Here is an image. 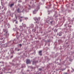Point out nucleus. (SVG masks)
<instances>
[{
  "instance_id": "obj_1",
  "label": "nucleus",
  "mask_w": 74,
  "mask_h": 74,
  "mask_svg": "<svg viewBox=\"0 0 74 74\" xmlns=\"http://www.w3.org/2000/svg\"><path fill=\"white\" fill-rule=\"evenodd\" d=\"M0 40L1 41L0 42V47H7V44H5L4 45H2L1 43L3 42L4 43L5 42L4 41V38H3V34L1 33L0 34Z\"/></svg>"
},
{
  "instance_id": "obj_2",
  "label": "nucleus",
  "mask_w": 74,
  "mask_h": 74,
  "mask_svg": "<svg viewBox=\"0 0 74 74\" xmlns=\"http://www.w3.org/2000/svg\"><path fill=\"white\" fill-rule=\"evenodd\" d=\"M19 27L20 29L19 30L18 29L17 27H16L15 29H14V31H16L17 33L16 34V37L17 39H18V37H19V36H18V33H19V32L20 31H23V27L22 26H20Z\"/></svg>"
},
{
  "instance_id": "obj_3",
  "label": "nucleus",
  "mask_w": 74,
  "mask_h": 74,
  "mask_svg": "<svg viewBox=\"0 0 74 74\" xmlns=\"http://www.w3.org/2000/svg\"><path fill=\"white\" fill-rule=\"evenodd\" d=\"M3 31L5 32V34H4V35H3V34L2 36L3 38H4V39H5V38H8V36H9V34L7 30L3 29Z\"/></svg>"
},
{
  "instance_id": "obj_4",
  "label": "nucleus",
  "mask_w": 74,
  "mask_h": 74,
  "mask_svg": "<svg viewBox=\"0 0 74 74\" xmlns=\"http://www.w3.org/2000/svg\"><path fill=\"white\" fill-rule=\"evenodd\" d=\"M39 9H40V5H38L37 7H36V9L34 11H33V14H36L37 13V11H38V10H39Z\"/></svg>"
},
{
  "instance_id": "obj_5",
  "label": "nucleus",
  "mask_w": 74,
  "mask_h": 74,
  "mask_svg": "<svg viewBox=\"0 0 74 74\" xmlns=\"http://www.w3.org/2000/svg\"><path fill=\"white\" fill-rule=\"evenodd\" d=\"M34 19L36 21H37L36 22V23H39V21L40 20V18L39 17L37 18L36 17L34 18Z\"/></svg>"
},
{
  "instance_id": "obj_6",
  "label": "nucleus",
  "mask_w": 74,
  "mask_h": 74,
  "mask_svg": "<svg viewBox=\"0 0 74 74\" xmlns=\"http://www.w3.org/2000/svg\"><path fill=\"white\" fill-rule=\"evenodd\" d=\"M30 60L28 59L26 61V63L27 64H30Z\"/></svg>"
},
{
  "instance_id": "obj_7",
  "label": "nucleus",
  "mask_w": 74,
  "mask_h": 74,
  "mask_svg": "<svg viewBox=\"0 0 74 74\" xmlns=\"http://www.w3.org/2000/svg\"><path fill=\"white\" fill-rule=\"evenodd\" d=\"M30 28H33V27H34V25L33 24H31L29 25Z\"/></svg>"
},
{
  "instance_id": "obj_8",
  "label": "nucleus",
  "mask_w": 74,
  "mask_h": 74,
  "mask_svg": "<svg viewBox=\"0 0 74 74\" xmlns=\"http://www.w3.org/2000/svg\"><path fill=\"white\" fill-rule=\"evenodd\" d=\"M15 73V71H12V70H11V72H6V73Z\"/></svg>"
},
{
  "instance_id": "obj_9",
  "label": "nucleus",
  "mask_w": 74,
  "mask_h": 74,
  "mask_svg": "<svg viewBox=\"0 0 74 74\" xmlns=\"http://www.w3.org/2000/svg\"><path fill=\"white\" fill-rule=\"evenodd\" d=\"M50 21L49 22L51 23V24H52V23H54V21H51V19L50 20Z\"/></svg>"
},
{
  "instance_id": "obj_10",
  "label": "nucleus",
  "mask_w": 74,
  "mask_h": 74,
  "mask_svg": "<svg viewBox=\"0 0 74 74\" xmlns=\"http://www.w3.org/2000/svg\"><path fill=\"white\" fill-rule=\"evenodd\" d=\"M19 8H18L17 10V12H18V13H21V12L20 11Z\"/></svg>"
},
{
  "instance_id": "obj_11",
  "label": "nucleus",
  "mask_w": 74,
  "mask_h": 74,
  "mask_svg": "<svg viewBox=\"0 0 74 74\" xmlns=\"http://www.w3.org/2000/svg\"><path fill=\"white\" fill-rule=\"evenodd\" d=\"M41 52H42V51H39V54L40 56H41V55H42V54H41Z\"/></svg>"
},
{
  "instance_id": "obj_12",
  "label": "nucleus",
  "mask_w": 74,
  "mask_h": 74,
  "mask_svg": "<svg viewBox=\"0 0 74 74\" xmlns=\"http://www.w3.org/2000/svg\"><path fill=\"white\" fill-rule=\"evenodd\" d=\"M6 25H7L8 26V28H10V24H7Z\"/></svg>"
},
{
  "instance_id": "obj_13",
  "label": "nucleus",
  "mask_w": 74,
  "mask_h": 74,
  "mask_svg": "<svg viewBox=\"0 0 74 74\" xmlns=\"http://www.w3.org/2000/svg\"><path fill=\"white\" fill-rule=\"evenodd\" d=\"M14 41L12 40L11 41H10V43H11L12 44H13L14 43Z\"/></svg>"
},
{
  "instance_id": "obj_14",
  "label": "nucleus",
  "mask_w": 74,
  "mask_h": 74,
  "mask_svg": "<svg viewBox=\"0 0 74 74\" xmlns=\"http://www.w3.org/2000/svg\"><path fill=\"white\" fill-rule=\"evenodd\" d=\"M18 18L19 19H21V18H23V16H18Z\"/></svg>"
},
{
  "instance_id": "obj_15",
  "label": "nucleus",
  "mask_w": 74,
  "mask_h": 74,
  "mask_svg": "<svg viewBox=\"0 0 74 74\" xmlns=\"http://www.w3.org/2000/svg\"><path fill=\"white\" fill-rule=\"evenodd\" d=\"M58 34L59 36H62V32H59Z\"/></svg>"
},
{
  "instance_id": "obj_16",
  "label": "nucleus",
  "mask_w": 74,
  "mask_h": 74,
  "mask_svg": "<svg viewBox=\"0 0 74 74\" xmlns=\"http://www.w3.org/2000/svg\"><path fill=\"white\" fill-rule=\"evenodd\" d=\"M37 62H35V61H33V64H36V63H37Z\"/></svg>"
},
{
  "instance_id": "obj_17",
  "label": "nucleus",
  "mask_w": 74,
  "mask_h": 74,
  "mask_svg": "<svg viewBox=\"0 0 74 74\" xmlns=\"http://www.w3.org/2000/svg\"><path fill=\"white\" fill-rule=\"evenodd\" d=\"M36 27H35L36 29H37L38 28V26L37 25H36Z\"/></svg>"
},
{
  "instance_id": "obj_18",
  "label": "nucleus",
  "mask_w": 74,
  "mask_h": 74,
  "mask_svg": "<svg viewBox=\"0 0 74 74\" xmlns=\"http://www.w3.org/2000/svg\"><path fill=\"white\" fill-rule=\"evenodd\" d=\"M14 5V3L10 5V7H12V6H13V5Z\"/></svg>"
},
{
  "instance_id": "obj_19",
  "label": "nucleus",
  "mask_w": 74,
  "mask_h": 74,
  "mask_svg": "<svg viewBox=\"0 0 74 74\" xmlns=\"http://www.w3.org/2000/svg\"><path fill=\"white\" fill-rule=\"evenodd\" d=\"M18 47H22V45L21 44L18 45Z\"/></svg>"
},
{
  "instance_id": "obj_20",
  "label": "nucleus",
  "mask_w": 74,
  "mask_h": 74,
  "mask_svg": "<svg viewBox=\"0 0 74 74\" xmlns=\"http://www.w3.org/2000/svg\"><path fill=\"white\" fill-rule=\"evenodd\" d=\"M15 51H19V49H18V48H16L15 49Z\"/></svg>"
},
{
  "instance_id": "obj_21",
  "label": "nucleus",
  "mask_w": 74,
  "mask_h": 74,
  "mask_svg": "<svg viewBox=\"0 0 74 74\" xmlns=\"http://www.w3.org/2000/svg\"><path fill=\"white\" fill-rule=\"evenodd\" d=\"M29 74H34V73H33V72H29Z\"/></svg>"
},
{
  "instance_id": "obj_22",
  "label": "nucleus",
  "mask_w": 74,
  "mask_h": 74,
  "mask_svg": "<svg viewBox=\"0 0 74 74\" xmlns=\"http://www.w3.org/2000/svg\"><path fill=\"white\" fill-rule=\"evenodd\" d=\"M2 71H6V70L5 69L3 68V69Z\"/></svg>"
},
{
  "instance_id": "obj_23",
  "label": "nucleus",
  "mask_w": 74,
  "mask_h": 74,
  "mask_svg": "<svg viewBox=\"0 0 74 74\" xmlns=\"http://www.w3.org/2000/svg\"><path fill=\"white\" fill-rule=\"evenodd\" d=\"M50 5H49L47 7H46V8H50Z\"/></svg>"
},
{
  "instance_id": "obj_24",
  "label": "nucleus",
  "mask_w": 74,
  "mask_h": 74,
  "mask_svg": "<svg viewBox=\"0 0 74 74\" xmlns=\"http://www.w3.org/2000/svg\"><path fill=\"white\" fill-rule=\"evenodd\" d=\"M23 27H26V24H24L23 25Z\"/></svg>"
},
{
  "instance_id": "obj_25",
  "label": "nucleus",
  "mask_w": 74,
  "mask_h": 74,
  "mask_svg": "<svg viewBox=\"0 0 74 74\" xmlns=\"http://www.w3.org/2000/svg\"><path fill=\"white\" fill-rule=\"evenodd\" d=\"M7 70H8V71H9L10 70V69L8 68V69H6V71H7Z\"/></svg>"
},
{
  "instance_id": "obj_26",
  "label": "nucleus",
  "mask_w": 74,
  "mask_h": 74,
  "mask_svg": "<svg viewBox=\"0 0 74 74\" xmlns=\"http://www.w3.org/2000/svg\"><path fill=\"white\" fill-rule=\"evenodd\" d=\"M9 63H10V64H11L12 65V66H14V64L11 63V62H9Z\"/></svg>"
},
{
  "instance_id": "obj_27",
  "label": "nucleus",
  "mask_w": 74,
  "mask_h": 74,
  "mask_svg": "<svg viewBox=\"0 0 74 74\" xmlns=\"http://www.w3.org/2000/svg\"><path fill=\"white\" fill-rule=\"evenodd\" d=\"M72 69V70L73 71H71L72 72H74V69H73V68H71Z\"/></svg>"
},
{
  "instance_id": "obj_28",
  "label": "nucleus",
  "mask_w": 74,
  "mask_h": 74,
  "mask_svg": "<svg viewBox=\"0 0 74 74\" xmlns=\"http://www.w3.org/2000/svg\"><path fill=\"white\" fill-rule=\"evenodd\" d=\"M64 70H66V68H64V69H61V70H62V71H64Z\"/></svg>"
},
{
  "instance_id": "obj_29",
  "label": "nucleus",
  "mask_w": 74,
  "mask_h": 74,
  "mask_svg": "<svg viewBox=\"0 0 74 74\" xmlns=\"http://www.w3.org/2000/svg\"><path fill=\"white\" fill-rule=\"evenodd\" d=\"M3 0H1V4L2 5H3Z\"/></svg>"
},
{
  "instance_id": "obj_30",
  "label": "nucleus",
  "mask_w": 74,
  "mask_h": 74,
  "mask_svg": "<svg viewBox=\"0 0 74 74\" xmlns=\"http://www.w3.org/2000/svg\"><path fill=\"white\" fill-rule=\"evenodd\" d=\"M57 31H58V30H57V29H55V30H54V32H57Z\"/></svg>"
},
{
  "instance_id": "obj_31",
  "label": "nucleus",
  "mask_w": 74,
  "mask_h": 74,
  "mask_svg": "<svg viewBox=\"0 0 74 74\" xmlns=\"http://www.w3.org/2000/svg\"><path fill=\"white\" fill-rule=\"evenodd\" d=\"M23 18H24L25 19V20L27 19H28V18H27V17H23Z\"/></svg>"
},
{
  "instance_id": "obj_32",
  "label": "nucleus",
  "mask_w": 74,
  "mask_h": 74,
  "mask_svg": "<svg viewBox=\"0 0 74 74\" xmlns=\"http://www.w3.org/2000/svg\"><path fill=\"white\" fill-rule=\"evenodd\" d=\"M72 60H73L71 59H69V61H70V62H72Z\"/></svg>"
},
{
  "instance_id": "obj_33",
  "label": "nucleus",
  "mask_w": 74,
  "mask_h": 74,
  "mask_svg": "<svg viewBox=\"0 0 74 74\" xmlns=\"http://www.w3.org/2000/svg\"><path fill=\"white\" fill-rule=\"evenodd\" d=\"M39 70H40V71H41V70H42V69L41 68H40L39 69Z\"/></svg>"
},
{
  "instance_id": "obj_34",
  "label": "nucleus",
  "mask_w": 74,
  "mask_h": 74,
  "mask_svg": "<svg viewBox=\"0 0 74 74\" xmlns=\"http://www.w3.org/2000/svg\"><path fill=\"white\" fill-rule=\"evenodd\" d=\"M16 24H18V21H16V22L15 23Z\"/></svg>"
},
{
  "instance_id": "obj_35",
  "label": "nucleus",
  "mask_w": 74,
  "mask_h": 74,
  "mask_svg": "<svg viewBox=\"0 0 74 74\" xmlns=\"http://www.w3.org/2000/svg\"><path fill=\"white\" fill-rule=\"evenodd\" d=\"M20 22H22V20L21 19H20Z\"/></svg>"
},
{
  "instance_id": "obj_36",
  "label": "nucleus",
  "mask_w": 74,
  "mask_h": 74,
  "mask_svg": "<svg viewBox=\"0 0 74 74\" xmlns=\"http://www.w3.org/2000/svg\"><path fill=\"white\" fill-rule=\"evenodd\" d=\"M74 21V18H73V20H72V22H73V21Z\"/></svg>"
},
{
  "instance_id": "obj_37",
  "label": "nucleus",
  "mask_w": 74,
  "mask_h": 74,
  "mask_svg": "<svg viewBox=\"0 0 74 74\" xmlns=\"http://www.w3.org/2000/svg\"><path fill=\"white\" fill-rule=\"evenodd\" d=\"M15 16L16 18V19H17V17H16V14H15Z\"/></svg>"
},
{
  "instance_id": "obj_38",
  "label": "nucleus",
  "mask_w": 74,
  "mask_h": 74,
  "mask_svg": "<svg viewBox=\"0 0 74 74\" xmlns=\"http://www.w3.org/2000/svg\"><path fill=\"white\" fill-rule=\"evenodd\" d=\"M16 20H15L13 21V22H16Z\"/></svg>"
},
{
  "instance_id": "obj_39",
  "label": "nucleus",
  "mask_w": 74,
  "mask_h": 74,
  "mask_svg": "<svg viewBox=\"0 0 74 74\" xmlns=\"http://www.w3.org/2000/svg\"><path fill=\"white\" fill-rule=\"evenodd\" d=\"M2 14H3V15H4V14H5V12H4V13H2Z\"/></svg>"
},
{
  "instance_id": "obj_40",
  "label": "nucleus",
  "mask_w": 74,
  "mask_h": 74,
  "mask_svg": "<svg viewBox=\"0 0 74 74\" xmlns=\"http://www.w3.org/2000/svg\"><path fill=\"white\" fill-rule=\"evenodd\" d=\"M10 58H13V56H11Z\"/></svg>"
},
{
  "instance_id": "obj_41",
  "label": "nucleus",
  "mask_w": 74,
  "mask_h": 74,
  "mask_svg": "<svg viewBox=\"0 0 74 74\" xmlns=\"http://www.w3.org/2000/svg\"><path fill=\"white\" fill-rule=\"evenodd\" d=\"M42 1L43 2H44V1H45V0H42Z\"/></svg>"
},
{
  "instance_id": "obj_42",
  "label": "nucleus",
  "mask_w": 74,
  "mask_h": 74,
  "mask_svg": "<svg viewBox=\"0 0 74 74\" xmlns=\"http://www.w3.org/2000/svg\"><path fill=\"white\" fill-rule=\"evenodd\" d=\"M66 25H67L66 24H65L64 25V26H66Z\"/></svg>"
},
{
  "instance_id": "obj_43",
  "label": "nucleus",
  "mask_w": 74,
  "mask_h": 74,
  "mask_svg": "<svg viewBox=\"0 0 74 74\" xmlns=\"http://www.w3.org/2000/svg\"><path fill=\"white\" fill-rule=\"evenodd\" d=\"M30 71L29 70H28L27 71L28 72V71Z\"/></svg>"
},
{
  "instance_id": "obj_44",
  "label": "nucleus",
  "mask_w": 74,
  "mask_h": 74,
  "mask_svg": "<svg viewBox=\"0 0 74 74\" xmlns=\"http://www.w3.org/2000/svg\"><path fill=\"white\" fill-rule=\"evenodd\" d=\"M48 12H51V11H48Z\"/></svg>"
},
{
  "instance_id": "obj_45",
  "label": "nucleus",
  "mask_w": 74,
  "mask_h": 74,
  "mask_svg": "<svg viewBox=\"0 0 74 74\" xmlns=\"http://www.w3.org/2000/svg\"><path fill=\"white\" fill-rule=\"evenodd\" d=\"M11 53H14V51H13L12 52V51H11Z\"/></svg>"
},
{
  "instance_id": "obj_46",
  "label": "nucleus",
  "mask_w": 74,
  "mask_h": 74,
  "mask_svg": "<svg viewBox=\"0 0 74 74\" xmlns=\"http://www.w3.org/2000/svg\"><path fill=\"white\" fill-rule=\"evenodd\" d=\"M70 64V63H69L68 64Z\"/></svg>"
},
{
  "instance_id": "obj_47",
  "label": "nucleus",
  "mask_w": 74,
  "mask_h": 74,
  "mask_svg": "<svg viewBox=\"0 0 74 74\" xmlns=\"http://www.w3.org/2000/svg\"><path fill=\"white\" fill-rule=\"evenodd\" d=\"M23 67H24V66H23L22 67V68H23Z\"/></svg>"
},
{
  "instance_id": "obj_48",
  "label": "nucleus",
  "mask_w": 74,
  "mask_h": 74,
  "mask_svg": "<svg viewBox=\"0 0 74 74\" xmlns=\"http://www.w3.org/2000/svg\"><path fill=\"white\" fill-rule=\"evenodd\" d=\"M64 73V74H67V73Z\"/></svg>"
},
{
  "instance_id": "obj_49",
  "label": "nucleus",
  "mask_w": 74,
  "mask_h": 74,
  "mask_svg": "<svg viewBox=\"0 0 74 74\" xmlns=\"http://www.w3.org/2000/svg\"><path fill=\"white\" fill-rule=\"evenodd\" d=\"M1 10V7L0 6V10Z\"/></svg>"
},
{
  "instance_id": "obj_50",
  "label": "nucleus",
  "mask_w": 74,
  "mask_h": 74,
  "mask_svg": "<svg viewBox=\"0 0 74 74\" xmlns=\"http://www.w3.org/2000/svg\"><path fill=\"white\" fill-rule=\"evenodd\" d=\"M29 7H30V5H29Z\"/></svg>"
},
{
  "instance_id": "obj_51",
  "label": "nucleus",
  "mask_w": 74,
  "mask_h": 74,
  "mask_svg": "<svg viewBox=\"0 0 74 74\" xmlns=\"http://www.w3.org/2000/svg\"><path fill=\"white\" fill-rule=\"evenodd\" d=\"M7 58H8V57H6V59H7Z\"/></svg>"
},
{
  "instance_id": "obj_52",
  "label": "nucleus",
  "mask_w": 74,
  "mask_h": 74,
  "mask_svg": "<svg viewBox=\"0 0 74 74\" xmlns=\"http://www.w3.org/2000/svg\"><path fill=\"white\" fill-rule=\"evenodd\" d=\"M56 27H58V25H56Z\"/></svg>"
},
{
  "instance_id": "obj_53",
  "label": "nucleus",
  "mask_w": 74,
  "mask_h": 74,
  "mask_svg": "<svg viewBox=\"0 0 74 74\" xmlns=\"http://www.w3.org/2000/svg\"><path fill=\"white\" fill-rule=\"evenodd\" d=\"M68 71H69V70H68Z\"/></svg>"
},
{
  "instance_id": "obj_54",
  "label": "nucleus",
  "mask_w": 74,
  "mask_h": 74,
  "mask_svg": "<svg viewBox=\"0 0 74 74\" xmlns=\"http://www.w3.org/2000/svg\"><path fill=\"white\" fill-rule=\"evenodd\" d=\"M3 7L2 8V9H3Z\"/></svg>"
},
{
  "instance_id": "obj_55",
  "label": "nucleus",
  "mask_w": 74,
  "mask_h": 74,
  "mask_svg": "<svg viewBox=\"0 0 74 74\" xmlns=\"http://www.w3.org/2000/svg\"><path fill=\"white\" fill-rule=\"evenodd\" d=\"M59 16H60V14H59Z\"/></svg>"
},
{
  "instance_id": "obj_56",
  "label": "nucleus",
  "mask_w": 74,
  "mask_h": 74,
  "mask_svg": "<svg viewBox=\"0 0 74 74\" xmlns=\"http://www.w3.org/2000/svg\"><path fill=\"white\" fill-rule=\"evenodd\" d=\"M2 73H1V74H2Z\"/></svg>"
},
{
  "instance_id": "obj_57",
  "label": "nucleus",
  "mask_w": 74,
  "mask_h": 74,
  "mask_svg": "<svg viewBox=\"0 0 74 74\" xmlns=\"http://www.w3.org/2000/svg\"><path fill=\"white\" fill-rule=\"evenodd\" d=\"M48 14H49V13H48Z\"/></svg>"
},
{
  "instance_id": "obj_58",
  "label": "nucleus",
  "mask_w": 74,
  "mask_h": 74,
  "mask_svg": "<svg viewBox=\"0 0 74 74\" xmlns=\"http://www.w3.org/2000/svg\"><path fill=\"white\" fill-rule=\"evenodd\" d=\"M2 12V13H3V11Z\"/></svg>"
},
{
  "instance_id": "obj_59",
  "label": "nucleus",
  "mask_w": 74,
  "mask_h": 74,
  "mask_svg": "<svg viewBox=\"0 0 74 74\" xmlns=\"http://www.w3.org/2000/svg\"><path fill=\"white\" fill-rule=\"evenodd\" d=\"M23 65H24V66H25V64H24Z\"/></svg>"
},
{
  "instance_id": "obj_60",
  "label": "nucleus",
  "mask_w": 74,
  "mask_h": 74,
  "mask_svg": "<svg viewBox=\"0 0 74 74\" xmlns=\"http://www.w3.org/2000/svg\"><path fill=\"white\" fill-rule=\"evenodd\" d=\"M22 24H23V23H22Z\"/></svg>"
},
{
  "instance_id": "obj_61",
  "label": "nucleus",
  "mask_w": 74,
  "mask_h": 74,
  "mask_svg": "<svg viewBox=\"0 0 74 74\" xmlns=\"http://www.w3.org/2000/svg\"><path fill=\"white\" fill-rule=\"evenodd\" d=\"M0 63H1V62H0Z\"/></svg>"
},
{
  "instance_id": "obj_62",
  "label": "nucleus",
  "mask_w": 74,
  "mask_h": 74,
  "mask_svg": "<svg viewBox=\"0 0 74 74\" xmlns=\"http://www.w3.org/2000/svg\"><path fill=\"white\" fill-rule=\"evenodd\" d=\"M53 28L52 29V30H53Z\"/></svg>"
},
{
  "instance_id": "obj_63",
  "label": "nucleus",
  "mask_w": 74,
  "mask_h": 74,
  "mask_svg": "<svg viewBox=\"0 0 74 74\" xmlns=\"http://www.w3.org/2000/svg\"><path fill=\"white\" fill-rule=\"evenodd\" d=\"M15 39H14V41H15Z\"/></svg>"
},
{
  "instance_id": "obj_64",
  "label": "nucleus",
  "mask_w": 74,
  "mask_h": 74,
  "mask_svg": "<svg viewBox=\"0 0 74 74\" xmlns=\"http://www.w3.org/2000/svg\"><path fill=\"white\" fill-rule=\"evenodd\" d=\"M39 74H40V73Z\"/></svg>"
}]
</instances>
